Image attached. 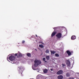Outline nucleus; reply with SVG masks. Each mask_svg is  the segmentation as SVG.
I'll return each mask as SVG.
<instances>
[{
    "mask_svg": "<svg viewBox=\"0 0 79 79\" xmlns=\"http://www.w3.org/2000/svg\"><path fill=\"white\" fill-rule=\"evenodd\" d=\"M34 66L35 67H37L38 65L41 64V61L39 60H35L34 61Z\"/></svg>",
    "mask_w": 79,
    "mask_h": 79,
    "instance_id": "obj_1",
    "label": "nucleus"
},
{
    "mask_svg": "<svg viewBox=\"0 0 79 79\" xmlns=\"http://www.w3.org/2000/svg\"><path fill=\"white\" fill-rule=\"evenodd\" d=\"M18 70L19 71V74L21 73L22 74V73H23V71L24 70V69L23 67L21 66L18 68Z\"/></svg>",
    "mask_w": 79,
    "mask_h": 79,
    "instance_id": "obj_2",
    "label": "nucleus"
},
{
    "mask_svg": "<svg viewBox=\"0 0 79 79\" xmlns=\"http://www.w3.org/2000/svg\"><path fill=\"white\" fill-rule=\"evenodd\" d=\"M9 59L11 61V62H12V61H15V56L11 55L10 56Z\"/></svg>",
    "mask_w": 79,
    "mask_h": 79,
    "instance_id": "obj_3",
    "label": "nucleus"
},
{
    "mask_svg": "<svg viewBox=\"0 0 79 79\" xmlns=\"http://www.w3.org/2000/svg\"><path fill=\"white\" fill-rule=\"evenodd\" d=\"M62 34L61 33H57L56 35V37L57 38V39H60V38H61V37H62Z\"/></svg>",
    "mask_w": 79,
    "mask_h": 79,
    "instance_id": "obj_4",
    "label": "nucleus"
},
{
    "mask_svg": "<svg viewBox=\"0 0 79 79\" xmlns=\"http://www.w3.org/2000/svg\"><path fill=\"white\" fill-rule=\"evenodd\" d=\"M63 73V71L62 70H60L57 72L56 74L60 75V74H62Z\"/></svg>",
    "mask_w": 79,
    "mask_h": 79,
    "instance_id": "obj_5",
    "label": "nucleus"
},
{
    "mask_svg": "<svg viewBox=\"0 0 79 79\" xmlns=\"http://www.w3.org/2000/svg\"><path fill=\"white\" fill-rule=\"evenodd\" d=\"M56 32L55 31V30L52 33V34L51 35V37H53V36L55 35V34H56Z\"/></svg>",
    "mask_w": 79,
    "mask_h": 79,
    "instance_id": "obj_6",
    "label": "nucleus"
},
{
    "mask_svg": "<svg viewBox=\"0 0 79 79\" xmlns=\"http://www.w3.org/2000/svg\"><path fill=\"white\" fill-rule=\"evenodd\" d=\"M66 64L68 66H71V65L70 64V61H69L68 60L66 62Z\"/></svg>",
    "mask_w": 79,
    "mask_h": 79,
    "instance_id": "obj_7",
    "label": "nucleus"
},
{
    "mask_svg": "<svg viewBox=\"0 0 79 79\" xmlns=\"http://www.w3.org/2000/svg\"><path fill=\"white\" fill-rule=\"evenodd\" d=\"M23 55H22V54L21 53H18V55L17 56V58H21V57H22Z\"/></svg>",
    "mask_w": 79,
    "mask_h": 79,
    "instance_id": "obj_8",
    "label": "nucleus"
},
{
    "mask_svg": "<svg viewBox=\"0 0 79 79\" xmlns=\"http://www.w3.org/2000/svg\"><path fill=\"white\" fill-rule=\"evenodd\" d=\"M58 79H62L63 78V77L62 75H59L57 77Z\"/></svg>",
    "mask_w": 79,
    "mask_h": 79,
    "instance_id": "obj_9",
    "label": "nucleus"
},
{
    "mask_svg": "<svg viewBox=\"0 0 79 79\" xmlns=\"http://www.w3.org/2000/svg\"><path fill=\"white\" fill-rule=\"evenodd\" d=\"M76 37L74 35H73L71 37V39L72 40H75L76 39Z\"/></svg>",
    "mask_w": 79,
    "mask_h": 79,
    "instance_id": "obj_10",
    "label": "nucleus"
},
{
    "mask_svg": "<svg viewBox=\"0 0 79 79\" xmlns=\"http://www.w3.org/2000/svg\"><path fill=\"white\" fill-rule=\"evenodd\" d=\"M68 54L69 56L71 55L72 53L71 52L69 51L68 50L66 52Z\"/></svg>",
    "mask_w": 79,
    "mask_h": 79,
    "instance_id": "obj_11",
    "label": "nucleus"
},
{
    "mask_svg": "<svg viewBox=\"0 0 79 79\" xmlns=\"http://www.w3.org/2000/svg\"><path fill=\"white\" fill-rule=\"evenodd\" d=\"M66 77H70L71 76V74L69 73H67L66 74Z\"/></svg>",
    "mask_w": 79,
    "mask_h": 79,
    "instance_id": "obj_12",
    "label": "nucleus"
},
{
    "mask_svg": "<svg viewBox=\"0 0 79 79\" xmlns=\"http://www.w3.org/2000/svg\"><path fill=\"white\" fill-rule=\"evenodd\" d=\"M50 52L52 55V54H55V53H56V51L54 50L50 51Z\"/></svg>",
    "mask_w": 79,
    "mask_h": 79,
    "instance_id": "obj_13",
    "label": "nucleus"
},
{
    "mask_svg": "<svg viewBox=\"0 0 79 79\" xmlns=\"http://www.w3.org/2000/svg\"><path fill=\"white\" fill-rule=\"evenodd\" d=\"M27 56L28 57H31V54L30 53H28L27 54Z\"/></svg>",
    "mask_w": 79,
    "mask_h": 79,
    "instance_id": "obj_14",
    "label": "nucleus"
},
{
    "mask_svg": "<svg viewBox=\"0 0 79 79\" xmlns=\"http://www.w3.org/2000/svg\"><path fill=\"white\" fill-rule=\"evenodd\" d=\"M43 71L44 73H47L48 71V70L47 69H45Z\"/></svg>",
    "mask_w": 79,
    "mask_h": 79,
    "instance_id": "obj_15",
    "label": "nucleus"
},
{
    "mask_svg": "<svg viewBox=\"0 0 79 79\" xmlns=\"http://www.w3.org/2000/svg\"><path fill=\"white\" fill-rule=\"evenodd\" d=\"M46 58L47 60H48L50 58V56H47Z\"/></svg>",
    "mask_w": 79,
    "mask_h": 79,
    "instance_id": "obj_16",
    "label": "nucleus"
},
{
    "mask_svg": "<svg viewBox=\"0 0 79 79\" xmlns=\"http://www.w3.org/2000/svg\"><path fill=\"white\" fill-rule=\"evenodd\" d=\"M39 46L40 48H44V45L42 44L40 45Z\"/></svg>",
    "mask_w": 79,
    "mask_h": 79,
    "instance_id": "obj_17",
    "label": "nucleus"
},
{
    "mask_svg": "<svg viewBox=\"0 0 79 79\" xmlns=\"http://www.w3.org/2000/svg\"><path fill=\"white\" fill-rule=\"evenodd\" d=\"M46 53H49V50L48 49H47L45 51Z\"/></svg>",
    "mask_w": 79,
    "mask_h": 79,
    "instance_id": "obj_18",
    "label": "nucleus"
},
{
    "mask_svg": "<svg viewBox=\"0 0 79 79\" xmlns=\"http://www.w3.org/2000/svg\"><path fill=\"white\" fill-rule=\"evenodd\" d=\"M55 56H56L57 57H59V55H58V54L56 53V54H55Z\"/></svg>",
    "mask_w": 79,
    "mask_h": 79,
    "instance_id": "obj_19",
    "label": "nucleus"
},
{
    "mask_svg": "<svg viewBox=\"0 0 79 79\" xmlns=\"http://www.w3.org/2000/svg\"><path fill=\"white\" fill-rule=\"evenodd\" d=\"M45 60H46V59H45V57L43 58V61H45Z\"/></svg>",
    "mask_w": 79,
    "mask_h": 79,
    "instance_id": "obj_20",
    "label": "nucleus"
},
{
    "mask_svg": "<svg viewBox=\"0 0 79 79\" xmlns=\"http://www.w3.org/2000/svg\"><path fill=\"white\" fill-rule=\"evenodd\" d=\"M66 66V65H65V64H62V67H63L64 66Z\"/></svg>",
    "mask_w": 79,
    "mask_h": 79,
    "instance_id": "obj_21",
    "label": "nucleus"
},
{
    "mask_svg": "<svg viewBox=\"0 0 79 79\" xmlns=\"http://www.w3.org/2000/svg\"><path fill=\"white\" fill-rule=\"evenodd\" d=\"M32 68L33 69V70H36V69H35V68H34L33 67H32Z\"/></svg>",
    "mask_w": 79,
    "mask_h": 79,
    "instance_id": "obj_22",
    "label": "nucleus"
},
{
    "mask_svg": "<svg viewBox=\"0 0 79 79\" xmlns=\"http://www.w3.org/2000/svg\"><path fill=\"white\" fill-rule=\"evenodd\" d=\"M15 56H18V54L17 53H15Z\"/></svg>",
    "mask_w": 79,
    "mask_h": 79,
    "instance_id": "obj_23",
    "label": "nucleus"
},
{
    "mask_svg": "<svg viewBox=\"0 0 79 79\" xmlns=\"http://www.w3.org/2000/svg\"><path fill=\"white\" fill-rule=\"evenodd\" d=\"M24 43H25V41H23L22 42V44H24Z\"/></svg>",
    "mask_w": 79,
    "mask_h": 79,
    "instance_id": "obj_24",
    "label": "nucleus"
},
{
    "mask_svg": "<svg viewBox=\"0 0 79 79\" xmlns=\"http://www.w3.org/2000/svg\"><path fill=\"white\" fill-rule=\"evenodd\" d=\"M69 79H74V78L72 77H70L69 78Z\"/></svg>",
    "mask_w": 79,
    "mask_h": 79,
    "instance_id": "obj_25",
    "label": "nucleus"
},
{
    "mask_svg": "<svg viewBox=\"0 0 79 79\" xmlns=\"http://www.w3.org/2000/svg\"><path fill=\"white\" fill-rule=\"evenodd\" d=\"M35 35L36 37H38V36H37V35Z\"/></svg>",
    "mask_w": 79,
    "mask_h": 79,
    "instance_id": "obj_26",
    "label": "nucleus"
},
{
    "mask_svg": "<svg viewBox=\"0 0 79 79\" xmlns=\"http://www.w3.org/2000/svg\"><path fill=\"white\" fill-rule=\"evenodd\" d=\"M44 62H45V63H47V61H44Z\"/></svg>",
    "mask_w": 79,
    "mask_h": 79,
    "instance_id": "obj_27",
    "label": "nucleus"
},
{
    "mask_svg": "<svg viewBox=\"0 0 79 79\" xmlns=\"http://www.w3.org/2000/svg\"><path fill=\"white\" fill-rule=\"evenodd\" d=\"M12 63V64H13L14 63H15V62Z\"/></svg>",
    "mask_w": 79,
    "mask_h": 79,
    "instance_id": "obj_28",
    "label": "nucleus"
},
{
    "mask_svg": "<svg viewBox=\"0 0 79 79\" xmlns=\"http://www.w3.org/2000/svg\"><path fill=\"white\" fill-rule=\"evenodd\" d=\"M51 71H53V69H51Z\"/></svg>",
    "mask_w": 79,
    "mask_h": 79,
    "instance_id": "obj_29",
    "label": "nucleus"
},
{
    "mask_svg": "<svg viewBox=\"0 0 79 79\" xmlns=\"http://www.w3.org/2000/svg\"><path fill=\"white\" fill-rule=\"evenodd\" d=\"M55 28H56V27L53 28V29H55Z\"/></svg>",
    "mask_w": 79,
    "mask_h": 79,
    "instance_id": "obj_30",
    "label": "nucleus"
},
{
    "mask_svg": "<svg viewBox=\"0 0 79 79\" xmlns=\"http://www.w3.org/2000/svg\"><path fill=\"white\" fill-rule=\"evenodd\" d=\"M35 50H36L37 51V49H35Z\"/></svg>",
    "mask_w": 79,
    "mask_h": 79,
    "instance_id": "obj_31",
    "label": "nucleus"
},
{
    "mask_svg": "<svg viewBox=\"0 0 79 79\" xmlns=\"http://www.w3.org/2000/svg\"><path fill=\"white\" fill-rule=\"evenodd\" d=\"M42 54H43V53H42V54H41V55H42Z\"/></svg>",
    "mask_w": 79,
    "mask_h": 79,
    "instance_id": "obj_32",
    "label": "nucleus"
},
{
    "mask_svg": "<svg viewBox=\"0 0 79 79\" xmlns=\"http://www.w3.org/2000/svg\"><path fill=\"white\" fill-rule=\"evenodd\" d=\"M7 60H8V58H7Z\"/></svg>",
    "mask_w": 79,
    "mask_h": 79,
    "instance_id": "obj_33",
    "label": "nucleus"
},
{
    "mask_svg": "<svg viewBox=\"0 0 79 79\" xmlns=\"http://www.w3.org/2000/svg\"><path fill=\"white\" fill-rule=\"evenodd\" d=\"M39 37L40 38V37Z\"/></svg>",
    "mask_w": 79,
    "mask_h": 79,
    "instance_id": "obj_34",
    "label": "nucleus"
}]
</instances>
